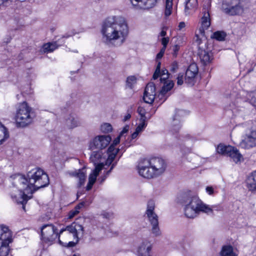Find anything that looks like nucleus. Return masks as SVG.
Instances as JSON below:
<instances>
[{
  "instance_id": "nucleus-1",
  "label": "nucleus",
  "mask_w": 256,
  "mask_h": 256,
  "mask_svg": "<svg viewBox=\"0 0 256 256\" xmlns=\"http://www.w3.org/2000/svg\"><path fill=\"white\" fill-rule=\"evenodd\" d=\"M49 184V178L48 174L40 168H35L29 171L27 177L22 174L14 176L12 184L18 190V194H11L14 201L22 205V209L25 210V205L28 200L32 198L28 196L35 191L44 188Z\"/></svg>"
},
{
  "instance_id": "nucleus-2",
  "label": "nucleus",
  "mask_w": 256,
  "mask_h": 256,
  "mask_svg": "<svg viewBox=\"0 0 256 256\" xmlns=\"http://www.w3.org/2000/svg\"><path fill=\"white\" fill-rule=\"evenodd\" d=\"M102 32L107 42L113 43L119 40L122 44L128 35V28L124 17L114 16L104 20Z\"/></svg>"
},
{
  "instance_id": "nucleus-3",
  "label": "nucleus",
  "mask_w": 256,
  "mask_h": 256,
  "mask_svg": "<svg viewBox=\"0 0 256 256\" xmlns=\"http://www.w3.org/2000/svg\"><path fill=\"white\" fill-rule=\"evenodd\" d=\"M83 227L77 223H72L62 229L58 234L60 244L66 247H73L78 242V234L83 232Z\"/></svg>"
},
{
  "instance_id": "nucleus-4",
  "label": "nucleus",
  "mask_w": 256,
  "mask_h": 256,
  "mask_svg": "<svg viewBox=\"0 0 256 256\" xmlns=\"http://www.w3.org/2000/svg\"><path fill=\"white\" fill-rule=\"evenodd\" d=\"M185 216L190 218L196 217L200 212L206 214L212 212V208L204 204L196 196L188 197L184 200Z\"/></svg>"
},
{
  "instance_id": "nucleus-5",
  "label": "nucleus",
  "mask_w": 256,
  "mask_h": 256,
  "mask_svg": "<svg viewBox=\"0 0 256 256\" xmlns=\"http://www.w3.org/2000/svg\"><path fill=\"white\" fill-rule=\"evenodd\" d=\"M31 110V108L26 102L19 104L15 116L18 126L25 127L32 122L33 116Z\"/></svg>"
},
{
  "instance_id": "nucleus-6",
  "label": "nucleus",
  "mask_w": 256,
  "mask_h": 256,
  "mask_svg": "<svg viewBox=\"0 0 256 256\" xmlns=\"http://www.w3.org/2000/svg\"><path fill=\"white\" fill-rule=\"evenodd\" d=\"M154 208L155 204L154 201L152 200H149L148 202L146 214L152 226V233L155 236H158L161 235V231L158 225V216L154 212Z\"/></svg>"
},
{
  "instance_id": "nucleus-7",
  "label": "nucleus",
  "mask_w": 256,
  "mask_h": 256,
  "mask_svg": "<svg viewBox=\"0 0 256 256\" xmlns=\"http://www.w3.org/2000/svg\"><path fill=\"white\" fill-rule=\"evenodd\" d=\"M210 6L208 4L204 6L202 8V16L200 21V26L196 32L197 41L203 38H206L205 30H208L211 24V20L210 14Z\"/></svg>"
},
{
  "instance_id": "nucleus-8",
  "label": "nucleus",
  "mask_w": 256,
  "mask_h": 256,
  "mask_svg": "<svg viewBox=\"0 0 256 256\" xmlns=\"http://www.w3.org/2000/svg\"><path fill=\"white\" fill-rule=\"evenodd\" d=\"M222 9L224 12L231 16L240 14L243 12L240 0H222Z\"/></svg>"
},
{
  "instance_id": "nucleus-9",
  "label": "nucleus",
  "mask_w": 256,
  "mask_h": 256,
  "mask_svg": "<svg viewBox=\"0 0 256 256\" xmlns=\"http://www.w3.org/2000/svg\"><path fill=\"white\" fill-rule=\"evenodd\" d=\"M216 150L220 154L230 156L235 163L240 162L242 158L238 150L230 146L220 144L218 146Z\"/></svg>"
},
{
  "instance_id": "nucleus-10",
  "label": "nucleus",
  "mask_w": 256,
  "mask_h": 256,
  "mask_svg": "<svg viewBox=\"0 0 256 256\" xmlns=\"http://www.w3.org/2000/svg\"><path fill=\"white\" fill-rule=\"evenodd\" d=\"M43 241L51 244L58 236L57 228L52 224H46L41 228Z\"/></svg>"
},
{
  "instance_id": "nucleus-11",
  "label": "nucleus",
  "mask_w": 256,
  "mask_h": 256,
  "mask_svg": "<svg viewBox=\"0 0 256 256\" xmlns=\"http://www.w3.org/2000/svg\"><path fill=\"white\" fill-rule=\"evenodd\" d=\"M112 140L109 135H102L96 136L90 144V148L92 150L95 149L102 150L105 148L110 143Z\"/></svg>"
},
{
  "instance_id": "nucleus-12",
  "label": "nucleus",
  "mask_w": 256,
  "mask_h": 256,
  "mask_svg": "<svg viewBox=\"0 0 256 256\" xmlns=\"http://www.w3.org/2000/svg\"><path fill=\"white\" fill-rule=\"evenodd\" d=\"M148 162L152 170L157 176L160 175L165 171L166 164L165 160L160 157H153L148 160Z\"/></svg>"
},
{
  "instance_id": "nucleus-13",
  "label": "nucleus",
  "mask_w": 256,
  "mask_h": 256,
  "mask_svg": "<svg viewBox=\"0 0 256 256\" xmlns=\"http://www.w3.org/2000/svg\"><path fill=\"white\" fill-rule=\"evenodd\" d=\"M138 170L139 174L144 178H150L157 176L151 168L148 159L141 160L138 164Z\"/></svg>"
},
{
  "instance_id": "nucleus-14",
  "label": "nucleus",
  "mask_w": 256,
  "mask_h": 256,
  "mask_svg": "<svg viewBox=\"0 0 256 256\" xmlns=\"http://www.w3.org/2000/svg\"><path fill=\"white\" fill-rule=\"evenodd\" d=\"M198 41L199 44L198 55L200 58V62L204 65H206L210 64L212 60L213 57L212 54L210 52V50L206 48V46L204 45V47L202 46H200L202 42Z\"/></svg>"
},
{
  "instance_id": "nucleus-15",
  "label": "nucleus",
  "mask_w": 256,
  "mask_h": 256,
  "mask_svg": "<svg viewBox=\"0 0 256 256\" xmlns=\"http://www.w3.org/2000/svg\"><path fill=\"white\" fill-rule=\"evenodd\" d=\"M240 145L242 148L245 149L256 146V130H252L246 134Z\"/></svg>"
},
{
  "instance_id": "nucleus-16",
  "label": "nucleus",
  "mask_w": 256,
  "mask_h": 256,
  "mask_svg": "<svg viewBox=\"0 0 256 256\" xmlns=\"http://www.w3.org/2000/svg\"><path fill=\"white\" fill-rule=\"evenodd\" d=\"M198 73V68L196 64H190L186 72L185 82L187 84L193 86L195 82L196 76Z\"/></svg>"
},
{
  "instance_id": "nucleus-17",
  "label": "nucleus",
  "mask_w": 256,
  "mask_h": 256,
  "mask_svg": "<svg viewBox=\"0 0 256 256\" xmlns=\"http://www.w3.org/2000/svg\"><path fill=\"white\" fill-rule=\"evenodd\" d=\"M0 244H10L13 242L12 232L8 227L0 224Z\"/></svg>"
},
{
  "instance_id": "nucleus-18",
  "label": "nucleus",
  "mask_w": 256,
  "mask_h": 256,
  "mask_svg": "<svg viewBox=\"0 0 256 256\" xmlns=\"http://www.w3.org/2000/svg\"><path fill=\"white\" fill-rule=\"evenodd\" d=\"M104 166V164L103 163H100L96 166L95 168L89 176L88 182L86 186L87 190H89L92 188V186L96 180V177L99 174L100 172L102 170Z\"/></svg>"
},
{
  "instance_id": "nucleus-19",
  "label": "nucleus",
  "mask_w": 256,
  "mask_h": 256,
  "mask_svg": "<svg viewBox=\"0 0 256 256\" xmlns=\"http://www.w3.org/2000/svg\"><path fill=\"white\" fill-rule=\"evenodd\" d=\"M133 6L140 8L149 9L154 7L158 0H130Z\"/></svg>"
},
{
  "instance_id": "nucleus-20",
  "label": "nucleus",
  "mask_w": 256,
  "mask_h": 256,
  "mask_svg": "<svg viewBox=\"0 0 256 256\" xmlns=\"http://www.w3.org/2000/svg\"><path fill=\"white\" fill-rule=\"evenodd\" d=\"M84 168L76 170L74 172H69L70 176L76 177L79 180L78 186L80 187L84 184L86 180V172L84 171Z\"/></svg>"
},
{
  "instance_id": "nucleus-21",
  "label": "nucleus",
  "mask_w": 256,
  "mask_h": 256,
  "mask_svg": "<svg viewBox=\"0 0 256 256\" xmlns=\"http://www.w3.org/2000/svg\"><path fill=\"white\" fill-rule=\"evenodd\" d=\"M152 250V245L148 241L143 242L139 246L138 252L140 256H148Z\"/></svg>"
},
{
  "instance_id": "nucleus-22",
  "label": "nucleus",
  "mask_w": 256,
  "mask_h": 256,
  "mask_svg": "<svg viewBox=\"0 0 256 256\" xmlns=\"http://www.w3.org/2000/svg\"><path fill=\"white\" fill-rule=\"evenodd\" d=\"M247 186L250 190L256 192V170L248 176L247 179Z\"/></svg>"
},
{
  "instance_id": "nucleus-23",
  "label": "nucleus",
  "mask_w": 256,
  "mask_h": 256,
  "mask_svg": "<svg viewBox=\"0 0 256 256\" xmlns=\"http://www.w3.org/2000/svg\"><path fill=\"white\" fill-rule=\"evenodd\" d=\"M66 124L70 128H73L80 125L78 118L74 115L70 114L66 119Z\"/></svg>"
},
{
  "instance_id": "nucleus-24",
  "label": "nucleus",
  "mask_w": 256,
  "mask_h": 256,
  "mask_svg": "<svg viewBox=\"0 0 256 256\" xmlns=\"http://www.w3.org/2000/svg\"><path fill=\"white\" fill-rule=\"evenodd\" d=\"M238 254L230 245L224 246L220 252V256H237Z\"/></svg>"
},
{
  "instance_id": "nucleus-25",
  "label": "nucleus",
  "mask_w": 256,
  "mask_h": 256,
  "mask_svg": "<svg viewBox=\"0 0 256 256\" xmlns=\"http://www.w3.org/2000/svg\"><path fill=\"white\" fill-rule=\"evenodd\" d=\"M198 6L197 0H186L185 12L190 14V11H194Z\"/></svg>"
},
{
  "instance_id": "nucleus-26",
  "label": "nucleus",
  "mask_w": 256,
  "mask_h": 256,
  "mask_svg": "<svg viewBox=\"0 0 256 256\" xmlns=\"http://www.w3.org/2000/svg\"><path fill=\"white\" fill-rule=\"evenodd\" d=\"M164 86L160 92L162 96H164L169 90H170L174 86V83L172 80H168V82H164Z\"/></svg>"
},
{
  "instance_id": "nucleus-27",
  "label": "nucleus",
  "mask_w": 256,
  "mask_h": 256,
  "mask_svg": "<svg viewBox=\"0 0 256 256\" xmlns=\"http://www.w3.org/2000/svg\"><path fill=\"white\" fill-rule=\"evenodd\" d=\"M9 137L7 128L0 122V144Z\"/></svg>"
},
{
  "instance_id": "nucleus-28",
  "label": "nucleus",
  "mask_w": 256,
  "mask_h": 256,
  "mask_svg": "<svg viewBox=\"0 0 256 256\" xmlns=\"http://www.w3.org/2000/svg\"><path fill=\"white\" fill-rule=\"evenodd\" d=\"M118 152V150L114 148V146H110L108 150V160L113 162Z\"/></svg>"
},
{
  "instance_id": "nucleus-29",
  "label": "nucleus",
  "mask_w": 256,
  "mask_h": 256,
  "mask_svg": "<svg viewBox=\"0 0 256 256\" xmlns=\"http://www.w3.org/2000/svg\"><path fill=\"white\" fill-rule=\"evenodd\" d=\"M58 46L56 42H48L44 44L43 49L44 52H52L58 48Z\"/></svg>"
},
{
  "instance_id": "nucleus-30",
  "label": "nucleus",
  "mask_w": 256,
  "mask_h": 256,
  "mask_svg": "<svg viewBox=\"0 0 256 256\" xmlns=\"http://www.w3.org/2000/svg\"><path fill=\"white\" fill-rule=\"evenodd\" d=\"M10 253L9 244H0V256H8Z\"/></svg>"
},
{
  "instance_id": "nucleus-31",
  "label": "nucleus",
  "mask_w": 256,
  "mask_h": 256,
  "mask_svg": "<svg viewBox=\"0 0 256 256\" xmlns=\"http://www.w3.org/2000/svg\"><path fill=\"white\" fill-rule=\"evenodd\" d=\"M156 88L154 84L152 82L148 84L145 88L144 94H153L156 95Z\"/></svg>"
},
{
  "instance_id": "nucleus-32",
  "label": "nucleus",
  "mask_w": 256,
  "mask_h": 256,
  "mask_svg": "<svg viewBox=\"0 0 256 256\" xmlns=\"http://www.w3.org/2000/svg\"><path fill=\"white\" fill-rule=\"evenodd\" d=\"M101 158L102 152L100 150L94 151L90 155V159L94 163V164L96 166V162Z\"/></svg>"
},
{
  "instance_id": "nucleus-33",
  "label": "nucleus",
  "mask_w": 256,
  "mask_h": 256,
  "mask_svg": "<svg viewBox=\"0 0 256 256\" xmlns=\"http://www.w3.org/2000/svg\"><path fill=\"white\" fill-rule=\"evenodd\" d=\"M226 36V34L224 32L218 31L214 32L212 36V38H214L216 40L222 41L224 40Z\"/></svg>"
},
{
  "instance_id": "nucleus-34",
  "label": "nucleus",
  "mask_w": 256,
  "mask_h": 256,
  "mask_svg": "<svg viewBox=\"0 0 256 256\" xmlns=\"http://www.w3.org/2000/svg\"><path fill=\"white\" fill-rule=\"evenodd\" d=\"M137 79L134 76H130L127 78L126 80V86L130 88H132L133 86L136 83Z\"/></svg>"
},
{
  "instance_id": "nucleus-35",
  "label": "nucleus",
  "mask_w": 256,
  "mask_h": 256,
  "mask_svg": "<svg viewBox=\"0 0 256 256\" xmlns=\"http://www.w3.org/2000/svg\"><path fill=\"white\" fill-rule=\"evenodd\" d=\"M172 6V0H166L165 15L168 16L170 15Z\"/></svg>"
},
{
  "instance_id": "nucleus-36",
  "label": "nucleus",
  "mask_w": 256,
  "mask_h": 256,
  "mask_svg": "<svg viewBox=\"0 0 256 256\" xmlns=\"http://www.w3.org/2000/svg\"><path fill=\"white\" fill-rule=\"evenodd\" d=\"M101 131L104 133H108L112 130V126L108 123H104L101 126Z\"/></svg>"
},
{
  "instance_id": "nucleus-37",
  "label": "nucleus",
  "mask_w": 256,
  "mask_h": 256,
  "mask_svg": "<svg viewBox=\"0 0 256 256\" xmlns=\"http://www.w3.org/2000/svg\"><path fill=\"white\" fill-rule=\"evenodd\" d=\"M140 123L136 129V131L140 134L146 128V120L144 118H142V120H140Z\"/></svg>"
},
{
  "instance_id": "nucleus-38",
  "label": "nucleus",
  "mask_w": 256,
  "mask_h": 256,
  "mask_svg": "<svg viewBox=\"0 0 256 256\" xmlns=\"http://www.w3.org/2000/svg\"><path fill=\"white\" fill-rule=\"evenodd\" d=\"M155 96L153 94H144V100L145 102L152 104L154 100Z\"/></svg>"
},
{
  "instance_id": "nucleus-39",
  "label": "nucleus",
  "mask_w": 256,
  "mask_h": 256,
  "mask_svg": "<svg viewBox=\"0 0 256 256\" xmlns=\"http://www.w3.org/2000/svg\"><path fill=\"white\" fill-rule=\"evenodd\" d=\"M160 62H158L157 63V66L154 71V72L153 74L152 78L154 80H156L160 76Z\"/></svg>"
},
{
  "instance_id": "nucleus-40",
  "label": "nucleus",
  "mask_w": 256,
  "mask_h": 256,
  "mask_svg": "<svg viewBox=\"0 0 256 256\" xmlns=\"http://www.w3.org/2000/svg\"><path fill=\"white\" fill-rule=\"evenodd\" d=\"M180 126V122L178 120H176V118L174 119L173 123L172 124V130L174 132H178Z\"/></svg>"
},
{
  "instance_id": "nucleus-41",
  "label": "nucleus",
  "mask_w": 256,
  "mask_h": 256,
  "mask_svg": "<svg viewBox=\"0 0 256 256\" xmlns=\"http://www.w3.org/2000/svg\"><path fill=\"white\" fill-rule=\"evenodd\" d=\"M138 112L141 116L142 118H140V120H142V118H144L145 120V114L146 111L142 107H138Z\"/></svg>"
},
{
  "instance_id": "nucleus-42",
  "label": "nucleus",
  "mask_w": 256,
  "mask_h": 256,
  "mask_svg": "<svg viewBox=\"0 0 256 256\" xmlns=\"http://www.w3.org/2000/svg\"><path fill=\"white\" fill-rule=\"evenodd\" d=\"M116 166V164H113L110 168V170L106 172V174L102 177L101 182H103L107 178V176L109 175V174L112 172V170L114 168V166Z\"/></svg>"
},
{
  "instance_id": "nucleus-43",
  "label": "nucleus",
  "mask_w": 256,
  "mask_h": 256,
  "mask_svg": "<svg viewBox=\"0 0 256 256\" xmlns=\"http://www.w3.org/2000/svg\"><path fill=\"white\" fill-rule=\"evenodd\" d=\"M184 83V75L182 74H179L177 77V84L182 85Z\"/></svg>"
},
{
  "instance_id": "nucleus-44",
  "label": "nucleus",
  "mask_w": 256,
  "mask_h": 256,
  "mask_svg": "<svg viewBox=\"0 0 256 256\" xmlns=\"http://www.w3.org/2000/svg\"><path fill=\"white\" fill-rule=\"evenodd\" d=\"M78 213H79V211H78L77 210H75L74 209L72 210L68 213V218H72L78 214Z\"/></svg>"
},
{
  "instance_id": "nucleus-45",
  "label": "nucleus",
  "mask_w": 256,
  "mask_h": 256,
  "mask_svg": "<svg viewBox=\"0 0 256 256\" xmlns=\"http://www.w3.org/2000/svg\"><path fill=\"white\" fill-rule=\"evenodd\" d=\"M178 69V64L177 62H174L171 65L170 71L172 72H175Z\"/></svg>"
},
{
  "instance_id": "nucleus-46",
  "label": "nucleus",
  "mask_w": 256,
  "mask_h": 256,
  "mask_svg": "<svg viewBox=\"0 0 256 256\" xmlns=\"http://www.w3.org/2000/svg\"><path fill=\"white\" fill-rule=\"evenodd\" d=\"M128 130H129V126H125L124 128L122 130L120 133V136L122 137L124 136V134H125L128 132Z\"/></svg>"
},
{
  "instance_id": "nucleus-47",
  "label": "nucleus",
  "mask_w": 256,
  "mask_h": 256,
  "mask_svg": "<svg viewBox=\"0 0 256 256\" xmlns=\"http://www.w3.org/2000/svg\"><path fill=\"white\" fill-rule=\"evenodd\" d=\"M121 137L122 136L119 135L114 140L112 144L110 146H114V147L115 148V146L120 142Z\"/></svg>"
},
{
  "instance_id": "nucleus-48",
  "label": "nucleus",
  "mask_w": 256,
  "mask_h": 256,
  "mask_svg": "<svg viewBox=\"0 0 256 256\" xmlns=\"http://www.w3.org/2000/svg\"><path fill=\"white\" fill-rule=\"evenodd\" d=\"M160 82H168V80H167L168 78H169V76L168 75H162L160 74Z\"/></svg>"
},
{
  "instance_id": "nucleus-49",
  "label": "nucleus",
  "mask_w": 256,
  "mask_h": 256,
  "mask_svg": "<svg viewBox=\"0 0 256 256\" xmlns=\"http://www.w3.org/2000/svg\"><path fill=\"white\" fill-rule=\"evenodd\" d=\"M169 42V38L168 37L163 38L162 40V44L163 46H166Z\"/></svg>"
},
{
  "instance_id": "nucleus-50",
  "label": "nucleus",
  "mask_w": 256,
  "mask_h": 256,
  "mask_svg": "<svg viewBox=\"0 0 256 256\" xmlns=\"http://www.w3.org/2000/svg\"><path fill=\"white\" fill-rule=\"evenodd\" d=\"M180 49V46L178 45H175L173 48V56H176L177 55V52Z\"/></svg>"
},
{
  "instance_id": "nucleus-51",
  "label": "nucleus",
  "mask_w": 256,
  "mask_h": 256,
  "mask_svg": "<svg viewBox=\"0 0 256 256\" xmlns=\"http://www.w3.org/2000/svg\"><path fill=\"white\" fill-rule=\"evenodd\" d=\"M206 191L209 194H214V188L212 186H207L206 188Z\"/></svg>"
},
{
  "instance_id": "nucleus-52",
  "label": "nucleus",
  "mask_w": 256,
  "mask_h": 256,
  "mask_svg": "<svg viewBox=\"0 0 256 256\" xmlns=\"http://www.w3.org/2000/svg\"><path fill=\"white\" fill-rule=\"evenodd\" d=\"M162 75H170V74L168 73V70L166 69H162V70H160V76Z\"/></svg>"
},
{
  "instance_id": "nucleus-53",
  "label": "nucleus",
  "mask_w": 256,
  "mask_h": 256,
  "mask_svg": "<svg viewBox=\"0 0 256 256\" xmlns=\"http://www.w3.org/2000/svg\"><path fill=\"white\" fill-rule=\"evenodd\" d=\"M84 206V202H81L78 204L75 208L74 210H77L78 211H79V210Z\"/></svg>"
},
{
  "instance_id": "nucleus-54",
  "label": "nucleus",
  "mask_w": 256,
  "mask_h": 256,
  "mask_svg": "<svg viewBox=\"0 0 256 256\" xmlns=\"http://www.w3.org/2000/svg\"><path fill=\"white\" fill-rule=\"evenodd\" d=\"M9 0H0V8L2 6H6V3L8 2Z\"/></svg>"
},
{
  "instance_id": "nucleus-55",
  "label": "nucleus",
  "mask_w": 256,
  "mask_h": 256,
  "mask_svg": "<svg viewBox=\"0 0 256 256\" xmlns=\"http://www.w3.org/2000/svg\"><path fill=\"white\" fill-rule=\"evenodd\" d=\"M185 23L184 22H180L178 26V29L180 30H182L185 27Z\"/></svg>"
},
{
  "instance_id": "nucleus-56",
  "label": "nucleus",
  "mask_w": 256,
  "mask_h": 256,
  "mask_svg": "<svg viewBox=\"0 0 256 256\" xmlns=\"http://www.w3.org/2000/svg\"><path fill=\"white\" fill-rule=\"evenodd\" d=\"M131 117V114L130 113L127 114L124 117V121L126 122Z\"/></svg>"
},
{
  "instance_id": "nucleus-57",
  "label": "nucleus",
  "mask_w": 256,
  "mask_h": 256,
  "mask_svg": "<svg viewBox=\"0 0 256 256\" xmlns=\"http://www.w3.org/2000/svg\"><path fill=\"white\" fill-rule=\"evenodd\" d=\"M138 134L139 133L135 130V132L132 134V138H136L138 136Z\"/></svg>"
},
{
  "instance_id": "nucleus-58",
  "label": "nucleus",
  "mask_w": 256,
  "mask_h": 256,
  "mask_svg": "<svg viewBox=\"0 0 256 256\" xmlns=\"http://www.w3.org/2000/svg\"><path fill=\"white\" fill-rule=\"evenodd\" d=\"M164 54L160 52H158L156 55V58L160 59L163 56Z\"/></svg>"
},
{
  "instance_id": "nucleus-59",
  "label": "nucleus",
  "mask_w": 256,
  "mask_h": 256,
  "mask_svg": "<svg viewBox=\"0 0 256 256\" xmlns=\"http://www.w3.org/2000/svg\"><path fill=\"white\" fill-rule=\"evenodd\" d=\"M166 32L164 30H162L160 33V35L162 36H164L166 35Z\"/></svg>"
},
{
  "instance_id": "nucleus-60",
  "label": "nucleus",
  "mask_w": 256,
  "mask_h": 256,
  "mask_svg": "<svg viewBox=\"0 0 256 256\" xmlns=\"http://www.w3.org/2000/svg\"><path fill=\"white\" fill-rule=\"evenodd\" d=\"M166 46H163V47L160 50V52L161 53H162L163 54H164V52H165L166 49Z\"/></svg>"
},
{
  "instance_id": "nucleus-61",
  "label": "nucleus",
  "mask_w": 256,
  "mask_h": 256,
  "mask_svg": "<svg viewBox=\"0 0 256 256\" xmlns=\"http://www.w3.org/2000/svg\"><path fill=\"white\" fill-rule=\"evenodd\" d=\"M112 161H110V160H108V159L107 158L106 162V164L109 166L112 164Z\"/></svg>"
},
{
  "instance_id": "nucleus-62",
  "label": "nucleus",
  "mask_w": 256,
  "mask_h": 256,
  "mask_svg": "<svg viewBox=\"0 0 256 256\" xmlns=\"http://www.w3.org/2000/svg\"><path fill=\"white\" fill-rule=\"evenodd\" d=\"M72 35H68V34H65V35H64L62 36V38H68V37H70V36H71Z\"/></svg>"
},
{
  "instance_id": "nucleus-63",
  "label": "nucleus",
  "mask_w": 256,
  "mask_h": 256,
  "mask_svg": "<svg viewBox=\"0 0 256 256\" xmlns=\"http://www.w3.org/2000/svg\"><path fill=\"white\" fill-rule=\"evenodd\" d=\"M210 208H212V210H216V206H210ZM216 210H218V208H216Z\"/></svg>"
}]
</instances>
